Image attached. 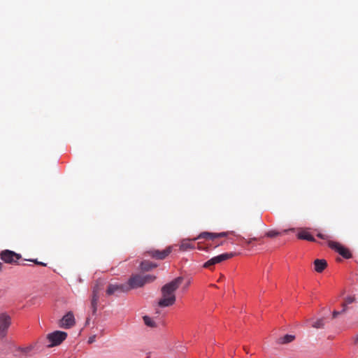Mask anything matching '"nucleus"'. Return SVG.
Segmentation results:
<instances>
[{"label": "nucleus", "mask_w": 358, "mask_h": 358, "mask_svg": "<svg viewBox=\"0 0 358 358\" xmlns=\"http://www.w3.org/2000/svg\"><path fill=\"white\" fill-rule=\"evenodd\" d=\"M182 280V277H178L162 287V298L158 302L159 306L168 307L175 303L176 300L175 292L180 287Z\"/></svg>", "instance_id": "nucleus-1"}, {"label": "nucleus", "mask_w": 358, "mask_h": 358, "mask_svg": "<svg viewBox=\"0 0 358 358\" xmlns=\"http://www.w3.org/2000/svg\"><path fill=\"white\" fill-rule=\"evenodd\" d=\"M156 277L152 275H133L130 277L128 282L125 283L128 292L132 289H136L143 287L146 283H150L155 280Z\"/></svg>", "instance_id": "nucleus-2"}, {"label": "nucleus", "mask_w": 358, "mask_h": 358, "mask_svg": "<svg viewBox=\"0 0 358 358\" xmlns=\"http://www.w3.org/2000/svg\"><path fill=\"white\" fill-rule=\"evenodd\" d=\"M103 288V282L101 280L96 281L93 288H92V294L90 301L91 309L92 314L94 315L97 310V303L100 297V294Z\"/></svg>", "instance_id": "nucleus-3"}, {"label": "nucleus", "mask_w": 358, "mask_h": 358, "mask_svg": "<svg viewBox=\"0 0 358 358\" xmlns=\"http://www.w3.org/2000/svg\"><path fill=\"white\" fill-rule=\"evenodd\" d=\"M0 257L6 264H17L18 260L22 258V255L9 250H4L1 252Z\"/></svg>", "instance_id": "nucleus-4"}, {"label": "nucleus", "mask_w": 358, "mask_h": 358, "mask_svg": "<svg viewBox=\"0 0 358 358\" xmlns=\"http://www.w3.org/2000/svg\"><path fill=\"white\" fill-rule=\"evenodd\" d=\"M67 337V334L64 331H55L48 334L47 339L50 343L48 347H53L61 344Z\"/></svg>", "instance_id": "nucleus-5"}, {"label": "nucleus", "mask_w": 358, "mask_h": 358, "mask_svg": "<svg viewBox=\"0 0 358 358\" xmlns=\"http://www.w3.org/2000/svg\"><path fill=\"white\" fill-rule=\"evenodd\" d=\"M328 245L329 248L338 252L343 257L350 259L352 257L350 250L339 243L329 241Z\"/></svg>", "instance_id": "nucleus-6"}, {"label": "nucleus", "mask_w": 358, "mask_h": 358, "mask_svg": "<svg viewBox=\"0 0 358 358\" xmlns=\"http://www.w3.org/2000/svg\"><path fill=\"white\" fill-rule=\"evenodd\" d=\"M11 324V317L6 313H0V336H6L7 330Z\"/></svg>", "instance_id": "nucleus-7"}, {"label": "nucleus", "mask_w": 358, "mask_h": 358, "mask_svg": "<svg viewBox=\"0 0 358 358\" xmlns=\"http://www.w3.org/2000/svg\"><path fill=\"white\" fill-rule=\"evenodd\" d=\"M232 231H226V232H221V233H210V232H202L196 238H194V240L200 239V238H205L211 240L212 241H216L219 238L226 237L228 235L232 234Z\"/></svg>", "instance_id": "nucleus-8"}, {"label": "nucleus", "mask_w": 358, "mask_h": 358, "mask_svg": "<svg viewBox=\"0 0 358 358\" xmlns=\"http://www.w3.org/2000/svg\"><path fill=\"white\" fill-rule=\"evenodd\" d=\"M35 345L31 344L26 347L18 348L15 350V356L19 358H26L29 356H31L34 354Z\"/></svg>", "instance_id": "nucleus-9"}, {"label": "nucleus", "mask_w": 358, "mask_h": 358, "mask_svg": "<svg viewBox=\"0 0 358 358\" xmlns=\"http://www.w3.org/2000/svg\"><path fill=\"white\" fill-rule=\"evenodd\" d=\"M172 251L171 246L166 248L164 250H150L148 251V254L152 258L156 259H164Z\"/></svg>", "instance_id": "nucleus-10"}, {"label": "nucleus", "mask_w": 358, "mask_h": 358, "mask_svg": "<svg viewBox=\"0 0 358 358\" xmlns=\"http://www.w3.org/2000/svg\"><path fill=\"white\" fill-rule=\"evenodd\" d=\"M75 324V318L72 312L67 313L59 321V327L64 329L72 327Z\"/></svg>", "instance_id": "nucleus-11"}, {"label": "nucleus", "mask_w": 358, "mask_h": 358, "mask_svg": "<svg viewBox=\"0 0 358 358\" xmlns=\"http://www.w3.org/2000/svg\"><path fill=\"white\" fill-rule=\"evenodd\" d=\"M125 284H110L106 289V294L110 296L113 294H117L119 293L127 292L128 289L126 288Z\"/></svg>", "instance_id": "nucleus-12"}, {"label": "nucleus", "mask_w": 358, "mask_h": 358, "mask_svg": "<svg viewBox=\"0 0 358 358\" xmlns=\"http://www.w3.org/2000/svg\"><path fill=\"white\" fill-rule=\"evenodd\" d=\"M315 271L317 273H322L327 266V262L325 259H317L314 261Z\"/></svg>", "instance_id": "nucleus-13"}, {"label": "nucleus", "mask_w": 358, "mask_h": 358, "mask_svg": "<svg viewBox=\"0 0 358 358\" xmlns=\"http://www.w3.org/2000/svg\"><path fill=\"white\" fill-rule=\"evenodd\" d=\"M297 237L301 240H306L311 242H315V238L306 230L301 229L297 234Z\"/></svg>", "instance_id": "nucleus-14"}, {"label": "nucleus", "mask_w": 358, "mask_h": 358, "mask_svg": "<svg viewBox=\"0 0 358 358\" xmlns=\"http://www.w3.org/2000/svg\"><path fill=\"white\" fill-rule=\"evenodd\" d=\"M235 255V253L230 252V253H224L221 254L218 256L213 257L214 262L215 264L221 263L223 261H225L227 259H229L231 257H233Z\"/></svg>", "instance_id": "nucleus-15"}, {"label": "nucleus", "mask_w": 358, "mask_h": 358, "mask_svg": "<svg viewBox=\"0 0 358 358\" xmlns=\"http://www.w3.org/2000/svg\"><path fill=\"white\" fill-rule=\"evenodd\" d=\"M179 247L180 251H186L187 250H192L194 248V244L191 243L190 240L189 239H183L181 241Z\"/></svg>", "instance_id": "nucleus-16"}, {"label": "nucleus", "mask_w": 358, "mask_h": 358, "mask_svg": "<svg viewBox=\"0 0 358 358\" xmlns=\"http://www.w3.org/2000/svg\"><path fill=\"white\" fill-rule=\"evenodd\" d=\"M157 266V264H153L148 261H144L141 262V268L142 271H148L151 269L155 268Z\"/></svg>", "instance_id": "nucleus-17"}, {"label": "nucleus", "mask_w": 358, "mask_h": 358, "mask_svg": "<svg viewBox=\"0 0 358 358\" xmlns=\"http://www.w3.org/2000/svg\"><path fill=\"white\" fill-rule=\"evenodd\" d=\"M294 336L287 334V335L278 338V343H281V344L288 343H290L292 341H294Z\"/></svg>", "instance_id": "nucleus-18"}, {"label": "nucleus", "mask_w": 358, "mask_h": 358, "mask_svg": "<svg viewBox=\"0 0 358 358\" xmlns=\"http://www.w3.org/2000/svg\"><path fill=\"white\" fill-rule=\"evenodd\" d=\"M143 321L145 322V324L148 326V327H155L156 325H155V322L152 320V318H150V317L145 315L143 317Z\"/></svg>", "instance_id": "nucleus-19"}, {"label": "nucleus", "mask_w": 358, "mask_h": 358, "mask_svg": "<svg viewBox=\"0 0 358 358\" xmlns=\"http://www.w3.org/2000/svg\"><path fill=\"white\" fill-rule=\"evenodd\" d=\"M324 326L323 319H319L312 324V327L315 329H322Z\"/></svg>", "instance_id": "nucleus-20"}, {"label": "nucleus", "mask_w": 358, "mask_h": 358, "mask_svg": "<svg viewBox=\"0 0 358 358\" xmlns=\"http://www.w3.org/2000/svg\"><path fill=\"white\" fill-rule=\"evenodd\" d=\"M355 299L352 296H348L345 299L344 303L343 304V312H345L347 309L346 306L348 304H350L354 301Z\"/></svg>", "instance_id": "nucleus-21"}, {"label": "nucleus", "mask_w": 358, "mask_h": 358, "mask_svg": "<svg viewBox=\"0 0 358 358\" xmlns=\"http://www.w3.org/2000/svg\"><path fill=\"white\" fill-rule=\"evenodd\" d=\"M280 234H281V233L276 230H271V231H268V232H266V236L269 238H273Z\"/></svg>", "instance_id": "nucleus-22"}, {"label": "nucleus", "mask_w": 358, "mask_h": 358, "mask_svg": "<svg viewBox=\"0 0 358 358\" xmlns=\"http://www.w3.org/2000/svg\"><path fill=\"white\" fill-rule=\"evenodd\" d=\"M215 264H216L214 262L213 259L211 258L203 264V267L206 268H210L211 266H214Z\"/></svg>", "instance_id": "nucleus-23"}, {"label": "nucleus", "mask_w": 358, "mask_h": 358, "mask_svg": "<svg viewBox=\"0 0 358 358\" xmlns=\"http://www.w3.org/2000/svg\"><path fill=\"white\" fill-rule=\"evenodd\" d=\"M241 239L244 240V241H245V243H248V244L251 243H252V241H257V240H258V238H255H255H250V239H245V238L241 237Z\"/></svg>", "instance_id": "nucleus-24"}, {"label": "nucleus", "mask_w": 358, "mask_h": 358, "mask_svg": "<svg viewBox=\"0 0 358 358\" xmlns=\"http://www.w3.org/2000/svg\"><path fill=\"white\" fill-rule=\"evenodd\" d=\"M317 236L322 238V239H324V240H327L328 239L329 236L326 234H321V233H318L317 234Z\"/></svg>", "instance_id": "nucleus-25"}, {"label": "nucleus", "mask_w": 358, "mask_h": 358, "mask_svg": "<svg viewBox=\"0 0 358 358\" xmlns=\"http://www.w3.org/2000/svg\"><path fill=\"white\" fill-rule=\"evenodd\" d=\"M31 262H33L34 264H37V265H41V266H46V264L45 263H43V262H38L37 259H34V260H31Z\"/></svg>", "instance_id": "nucleus-26"}, {"label": "nucleus", "mask_w": 358, "mask_h": 358, "mask_svg": "<svg viewBox=\"0 0 358 358\" xmlns=\"http://www.w3.org/2000/svg\"><path fill=\"white\" fill-rule=\"evenodd\" d=\"M223 244H224V242H222H222H220V241H217V243L215 241V243H214L213 248H217V247H218V246H220V245H223ZM210 247H213V245H210Z\"/></svg>", "instance_id": "nucleus-27"}, {"label": "nucleus", "mask_w": 358, "mask_h": 358, "mask_svg": "<svg viewBox=\"0 0 358 358\" xmlns=\"http://www.w3.org/2000/svg\"><path fill=\"white\" fill-rule=\"evenodd\" d=\"M342 313H343V310L341 311H336V310L334 311L333 312V317L334 318L336 317L338 315H339Z\"/></svg>", "instance_id": "nucleus-28"}, {"label": "nucleus", "mask_w": 358, "mask_h": 358, "mask_svg": "<svg viewBox=\"0 0 358 358\" xmlns=\"http://www.w3.org/2000/svg\"><path fill=\"white\" fill-rule=\"evenodd\" d=\"M94 339H95V336L90 337V338H89L88 343H93V342L94 341Z\"/></svg>", "instance_id": "nucleus-29"}, {"label": "nucleus", "mask_w": 358, "mask_h": 358, "mask_svg": "<svg viewBox=\"0 0 358 358\" xmlns=\"http://www.w3.org/2000/svg\"><path fill=\"white\" fill-rule=\"evenodd\" d=\"M354 343L358 345V334L354 338Z\"/></svg>", "instance_id": "nucleus-30"}, {"label": "nucleus", "mask_w": 358, "mask_h": 358, "mask_svg": "<svg viewBox=\"0 0 358 358\" xmlns=\"http://www.w3.org/2000/svg\"><path fill=\"white\" fill-rule=\"evenodd\" d=\"M208 247H207L206 248H204L203 247H202L201 245H200V244L199 243L198 245V249L200 250H208Z\"/></svg>", "instance_id": "nucleus-31"}, {"label": "nucleus", "mask_w": 358, "mask_h": 358, "mask_svg": "<svg viewBox=\"0 0 358 358\" xmlns=\"http://www.w3.org/2000/svg\"><path fill=\"white\" fill-rule=\"evenodd\" d=\"M294 228H291V229H285V230H284V231H283V232H284V233H286V232H287V231H294Z\"/></svg>", "instance_id": "nucleus-32"}, {"label": "nucleus", "mask_w": 358, "mask_h": 358, "mask_svg": "<svg viewBox=\"0 0 358 358\" xmlns=\"http://www.w3.org/2000/svg\"><path fill=\"white\" fill-rule=\"evenodd\" d=\"M243 350L246 353H248V348L247 347L244 346Z\"/></svg>", "instance_id": "nucleus-33"}, {"label": "nucleus", "mask_w": 358, "mask_h": 358, "mask_svg": "<svg viewBox=\"0 0 358 358\" xmlns=\"http://www.w3.org/2000/svg\"><path fill=\"white\" fill-rule=\"evenodd\" d=\"M189 284H190V281H189V282L186 284V285L185 286V287H184V288H185V289L187 288V287H188V286L189 285Z\"/></svg>", "instance_id": "nucleus-34"}, {"label": "nucleus", "mask_w": 358, "mask_h": 358, "mask_svg": "<svg viewBox=\"0 0 358 358\" xmlns=\"http://www.w3.org/2000/svg\"><path fill=\"white\" fill-rule=\"evenodd\" d=\"M3 264L0 262V272L2 271Z\"/></svg>", "instance_id": "nucleus-35"}]
</instances>
